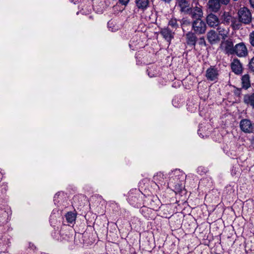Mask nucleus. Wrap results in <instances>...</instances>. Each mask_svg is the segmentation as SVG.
Wrapping results in <instances>:
<instances>
[{
    "label": "nucleus",
    "instance_id": "1",
    "mask_svg": "<svg viewBox=\"0 0 254 254\" xmlns=\"http://www.w3.org/2000/svg\"><path fill=\"white\" fill-rule=\"evenodd\" d=\"M168 178L167 187L180 191L183 188V182L186 178L184 173L180 169H175L169 173Z\"/></svg>",
    "mask_w": 254,
    "mask_h": 254
},
{
    "label": "nucleus",
    "instance_id": "16",
    "mask_svg": "<svg viewBox=\"0 0 254 254\" xmlns=\"http://www.w3.org/2000/svg\"><path fill=\"white\" fill-rule=\"evenodd\" d=\"M60 234L63 240L70 241L73 239V232L71 229V232L63 229L60 231Z\"/></svg>",
    "mask_w": 254,
    "mask_h": 254
},
{
    "label": "nucleus",
    "instance_id": "21",
    "mask_svg": "<svg viewBox=\"0 0 254 254\" xmlns=\"http://www.w3.org/2000/svg\"><path fill=\"white\" fill-rule=\"evenodd\" d=\"M65 218L69 224H72L75 222L76 215L72 212H68L65 214Z\"/></svg>",
    "mask_w": 254,
    "mask_h": 254
},
{
    "label": "nucleus",
    "instance_id": "12",
    "mask_svg": "<svg viewBox=\"0 0 254 254\" xmlns=\"http://www.w3.org/2000/svg\"><path fill=\"white\" fill-rule=\"evenodd\" d=\"M207 39L210 44H214L220 41V37L215 30H211L207 33Z\"/></svg>",
    "mask_w": 254,
    "mask_h": 254
},
{
    "label": "nucleus",
    "instance_id": "34",
    "mask_svg": "<svg viewBox=\"0 0 254 254\" xmlns=\"http://www.w3.org/2000/svg\"><path fill=\"white\" fill-rule=\"evenodd\" d=\"M200 132H201V129L199 128L198 130V134L199 135V136L201 137L202 138H203L204 137V135H203L202 133H201Z\"/></svg>",
    "mask_w": 254,
    "mask_h": 254
},
{
    "label": "nucleus",
    "instance_id": "20",
    "mask_svg": "<svg viewBox=\"0 0 254 254\" xmlns=\"http://www.w3.org/2000/svg\"><path fill=\"white\" fill-rule=\"evenodd\" d=\"M222 23L225 25H229L231 23L233 17L228 12H224L222 16Z\"/></svg>",
    "mask_w": 254,
    "mask_h": 254
},
{
    "label": "nucleus",
    "instance_id": "18",
    "mask_svg": "<svg viewBox=\"0 0 254 254\" xmlns=\"http://www.w3.org/2000/svg\"><path fill=\"white\" fill-rule=\"evenodd\" d=\"M242 86L245 89H248L251 86L250 75L246 74L242 76Z\"/></svg>",
    "mask_w": 254,
    "mask_h": 254
},
{
    "label": "nucleus",
    "instance_id": "4",
    "mask_svg": "<svg viewBox=\"0 0 254 254\" xmlns=\"http://www.w3.org/2000/svg\"><path fill=\"white\" fill-rule=\"evenodd\" d=\"M192 29L197 34H204L206 30V25L201 19H196L192 22Z\"/></svg>",
    "mask_w": 254,
    "mask_h": 254
},
{
    "label": "nucleus",
    "instance_id": "6",
    "mask_svg": "<svg viewBox=\"0 0 254 254\" xmlns=\"http://www.w3.org/2000/svg\"><path fill=\"white\" fill-rule=\"evenodd\" d=\"M248 54L247 48L243 42L237 44L234 46L233 55L239 57H244Z\"/></svg>",
    "mask_w": 254,
    "mask_h": 254
},
{
    "label": "nucleus",
    "instance_id": "3",
    "mask_svg": "<svg viewBox=\"0 0 254 254\" xmlns=\"http://www.w3.org/2000/svg\"><path fill=\"white\" fill-rule=\"evenodd\" d=\"M240 21L244 24H249L252 21V14L250 10L246 7H241L238 11Z\"/></svg>",
    "mask_w": 254,
    "mask_h": 254
},
{
    "label": "nucleus",
    "instance_id": "36",
    "mask_svg": "<svg viewBox=\"0 0 254 254\" xmlns=\"http://www.w3.org/2000/svg\"><path fill=\"white\" fill-rule=\"evenodd\" d=\"M229 2V0H222V3L225 4H227Z\"/></svg>",
    "mask_w": 254,
    "mask_h": 254
},
{
    "label": "nucleus",
    "instance_id": "10",
    "mask_svg": "<svg viewBox=\"0 0 254 254\" xmlns=\"http://www.w3.org/2000/svg\"><path fill=\"white\" fill-rule=\"evenodd\" d=\"M206 22L211 27H216L219 26L220 21L218 17L212 13L208 14L206 17Z\"/></svg>",
    "mask_w": 254,
    "mask_h": 254
},
{
    "label": "nucleus",
    "instance_id": "23",
    "mask_svg": "<svg viewBox=\"0 0 254 254\" xmlns=\"http://www.w3.org/2000/svg\"><path fill=\"white\" fill-rule=\"evenodd\" d=\"M241 22L240 20H238L236 17H233L231 26L234 30L239 29L241 26Z\"/></svg>",
    "mask_w": 254,
    "mask_h": 254
},
{
    "label": "nucleus",
    "instance_id": "27",
    "mask_svg": "<svg viewBox=\"0 0 254 254\" xmlns=\"http://www.w3.org/2000/svg\"><path fill=\"white\" fill-rule=\"evenodd\" d=\"M217 30L219 32V34L222 36L223 39H225L227 37L228 32L223 28L217 26Z\"/></svg>",
    "mask_w": 254,
    "mask_h": 254
},
{
    "label": "nucleus",
    "instance_id": "9",
    "mask_svg": "<svg viewBox=\"0 0 254 254\" xmlns=\"http://www.w3.org/2000/svg\"><path fill=\"white\" fill-rule=\"evenodd\" d=\"M188 14H190L192 18L196 19H201V18L203 16V11L200 6L190 8V12Z\"/></svg>",
    "mask_w": 254,
    "mask_h": 254
},
{
    "label": "nucleus",
    "instance_id": "5",
    "mask_svg": "<svg viewBox=\"0 0 254 254\" xmlns=\"http://www.w3.org/2000/svg\"><path fill=\"white\" fill-rule=\"evenodd\" d=\"M219 75V70L214 66H211L206 70L205 77L208 81L216 82L218 79Z\"/></svg>",
    "mask_w": 254,
    "mask_h": 254
},
{
    "label": "nucleus",
    "instance_id": "29",
    "mask_svg": "<svg viewBox=\"0 0 254 254\" xmlns=\"http://www.w3.org/2000/svg\"><path fill=\"white\" fill-rule=\"evenodd\" d=\"M249 40L251 46L254 47V31L250 33Z\"/></svg>",
    "mask_w": 254,
    "mask_h": 254
},
{
    "label": "nucleus",
    "instance_id": "24",
    "mask_svg": "<svg viewBox=\"0 0 254 254\" xmlns=\"http://www.w3.org/2000/svg\"><path fill=\"white\" fill-rule=\"evenodd\" d=\"M107 24L109 30L112 32H115L119 29V26L115 24V22L112 20L109 21Z\"/></svg>",
    "mask_w": 254,
    "mask_h": 254
},
{
    "label": "nucleus",
    "instance_id": "25",
    "mask_svg": "<svg viewBox=\"0 0 254 254\" xmlns=\"http://www.w3.org/2000/svg\"><path fill=\"white\" fill-rule=\"evenodd\" d=\"M137 6L140 8H146L148 4V0H136Z\"/></svg>",
    "mask_w": 254,
    "mask_h": 254
},
{
    "label": "nucleus",
    "instance_id": "31",
    "mask_svg": "<svg viewBox=\"0 0 254 254\" xmlns=\"http://www.w3.org/2000/svg\"><path fill=\"white\" fill-rule=\"evenodd\" d=\"M198 43L200 45H206V42L204 37H201L199 38Z\"/></svg>",
    "mask_w": 254,
    "mask_h": 254
},
{
    "label": "nucleus",
    "instance_id": "2",
    "mask_svg": "<svg viewBox=\"0 0 254 254\" xmlns=\"http://www.w3.org/2000/svg\"><path fill=\"white\" fill-rule=\"evenodd\" d=\"M224 40L221 42L220 46L221 50L225 54L233 55L234 46L233 39L229 38L227 40Z\"/></svg>",
    "mask_w": 254,
    "mask_h": 254
},
{
    "label": "nucleus",
    "instance_id": "38",
    "mask_svg": "<svg viewBox=\"0 0 254 254\" xmlns=\"http://www.w3.org/2000/svg\"><path fill=\"white\" fill-rule=\"evenodd\" d=\"M127 0L128 1L129 0Z\"/></svg>",
    "mask_w": 254,
    "mask_h": 254
},
{
    "label": "nucleus",
    "instance_id": "37",
    "mask_svg": "<svg viewBox=\"0 0 254 254\" xmlns=\"http://www.w3.org/2000/svg\"><path fill=\"white\" fill-rule=\"evenodd\" d=\"M202 169V168L201 167L198 168L197 172L199 173L200 171H201Z\"/></svg>",
    "mask_w": 254,
    "mask_h": 254
},
{
    "label": "nucleus",
    "instance_id": "28",
    "mask_svg": "<svg viewBox=\"0 0 254 254\" xmlns=\"http://www.w3.org/2000/svg\"><path fill=\"white\" fill-rule=\"evenodd\" d=\"M64 193L63 192H58L55 194L54 197V201L55 202V204H57V205H59L58 203L60 202L59 198L61 199L60 197H62V195H63Z\"/></svg>",
    "mask_w": 254,
    "mask_h": 254
},
{
    "label": "nucleus",
    "instance_id": "19",
    "mask_svg": "<svg viewBox=\"0 0 254 254\" xmlns=\"http://www.w3.org/2000/svg\"><path fill=\"white\" fill-rule=\"evenodd\" d=\"M244 102L245 104L254 107V93L245 95L244 97Z\"/></svg>",
    "mask_w": 254,
    "mask_h": 254
},
{
    "label": "nucleus",
    "instance_id": "15",
    "mask_svg": "<svg viewBox=\"0 0 254 254\" xmlns=\"http://www.w3.org/2000/svg\"><path fill=\"white\" fill-rule=\"evenodd\" d=\"M209 9L213 12H217L220 8L219 0H209L208 2Z\"/></svg>",
    "mask_w": 254,
    "mask_h": 254
},
{
    "label": "nucleus",
    "instance_id": "11",
    "mask_svg": "<svg viewBox=\"0 0 254 254\" xmlns=\"http://www.w3.org/2000/svg\"><path fill=\"white\" fill-rule=\"evenodd\" d=\"M153 179L154 182L159 188V186L162 187L166 184L165 180L166 179V177L162 172H157L154 175Z\"/></svg>",
    "mask_w": 254,
    "mask_h": 254
},
{
    "label": "nucleus",
    "instance_id": "17",
    "mask_svg": "<svg viewBox=\"0 0 254 254\" xmlns=\"http://www.w3.org/2000/svg\"><path fill=\"white\" fill-rule=\"evenodd\" d=\"M187 43L189 45L195 46L197 37L194 33L189 32L186 34Z\"/></svg>",
    "mask_w": 254,
    "mask_h": 254
},
{
    "label": "nucleus",
    "instance_id": "13",
    "mask_svg": "<svg viewBox=\"0 0 254 254\" xmlns=\"http://www.w3.org/2000/svg\"><path fill=\"white\" fill-rule=\"evenodd\" d=\"M232 70L236 74H240L242 72L243 66L240 61L237 59H234L231 64Z\"/></svg>",
    "mask_w": 254,
    "mask_h": 254
},
{
    "label": "nucleus",
    "instance_id": "32",
    "mask_svg": "<svg viewBox=\"0 0 254 254\" xmlns=\"http://www.w3.org/2000/svg\"><path fill=\"white\" fill-rule=\"evenodd\" d=\"M119 2L122 5L126 6L127 5V0H119Z\"/></svg>",
    "mask_w": 254,
    "mask_h": 254
},
{
    "label": "nucleus",
    "instance_id": "33",
    "mask_svg": "<svg viewBox=\"0 0 254 254\" xmlns=\"http://www.w3.org/2000/svg\"><path fill=\"white\" fill-rule=\"evenodd\" d=\"M180 22L182 25L188 23V21L184 18L182 19L181 21H180Z\"/></svg>",
    "mask_w": 254,
    "mask_h": 254
},
{
    "label": "nucleus",
    "instance_id": "22",
    "mask_svg": "<svg viewBox=\"0 0 254 254\" xmlns=\"http://www.w3.org/2000/svg\"><path fill=\"white\" fill-rule=\"evenodd\" d=\"M148 75L150 77H155L159 74V72L157 70L156 67L154 65H151L147 69Z\"/></svg>",
    "mask_w": 254,
    "mask_h": 254
},
{
    "label": "nucleus",
    "instance_id": "14",
    "mask_svg": "<svg viewBox=\"0 0 254 254\" xmlns=\"http://www.w3.org/2000/svg\"><path fill=\"white\" fill-rule=\"evenodd\" d=\"M178 1V4L180 7L181 12L188 13L190 12V4L187 0H177Z\"/></svg>",
    "mask_w": 254,
    "mask_h": 254
},
{
    "label": "nucleus",
    "instance_id": "8",
    "mask_svg": "<svg viewBox=\"0 0 254 254\" xmlns=\"http://www.w3.org/2000/svg\"><path fill=\"white\" fill-rule=\"evenodd\" d=\"M241 130L246 133L252 132L253 130V126L251 122L248 119H243L240 123Z\"/></svg>",
    "mask_w": 254,
    "mask_h": 254
},
{
    "label": "nucleus",
    "instance_id": "35",
    "mask_svg": "<svg viewBox=\"0 0 254 254\" xmlns=\"http://www.w3.org/2000/svg\"><path fill=\"white\" fill-rule=\"evenodd\" d=\"M250 4L254 8V0H249Z\"/></svg>",
    "mask_w": 254,
    "mask_h": 254
},
{
    "label": "nucleus",
    "instance_id": "7",
    "mask_svg": "<svg viewBox=\"0 0 254 254\" xmlns=\"http://www.w3.org/2000/svg\"><path fill=\"white\" fill-rule=\"evenodd\" d=\"M160 33L163 38L170 44L171 40L174 37L175 32L171 30L168 27L161 28Z\"/></svg>",
    "mask_w": 254,
    "mask_h": 254
},
{
    "label": "nucleus",
    "instance_id": "26",
    "mask_svg": "<svg viewBox=\"0 0 254 254\" xmlns=\"http://www.w3.org/2000/svg\"><path fill=\"white\" fill-rule=\"evenodd\" d=\"M176 18H171L168 22V26H171L172 28L176 29L179 27V24Z\"/></svg>",
    "mask_w": 254,
    "mask_h": 254
},
{
    "label": "nucleus",
    "instance_id": "30",
    "mask_svg": "<svg viewBox=\"0 0 254 254\" xmlns=\"http://www.w3.org/2000/svg\"><path fill=\"white\" fill-rule=\"evenodd\" d=\"M248 66L249 69L254 72V57L250 60Z\"/></svg>",
    "mask_w": 254,
    "mask_h": 254
}]
</instances>
